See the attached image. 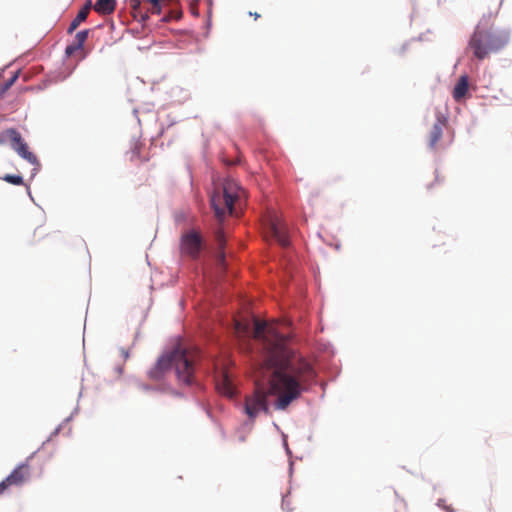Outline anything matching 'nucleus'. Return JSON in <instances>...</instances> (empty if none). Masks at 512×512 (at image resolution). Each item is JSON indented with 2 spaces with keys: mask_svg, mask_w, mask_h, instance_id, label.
<instances>
[{
  "mask_svg": "<svg viewBox=\"0 0 512 512\" xmlns=\"http://www.w3.org/2000/svg\"><path fill=\"white\" fill-rule=\"evenodd\" d=\"M234 328L239 337L252 334L253 338L263 342L266 350L261 372L269 387L267 390L256 387L245 397L244 411L250 420L261 413H271L269 395L276 397L274 408L284 411L316 382L317 373L313 365L289 348L288 337L281 334L276 326L254 319L253 328L249 322L238 320Z\"/></svg>",
  "mask_w": 512,
  "mask_h": 512,
  "instance_id": "f257e3e1",
  "label": "nucleus"
},
{
  "mask_svg": "<svg viewBox=\"0 0 512 512\" xmlns=\"http://www.w3.org/2000/svg\"><path fill=\"white\" fill-rule=\"evenodd\" d=\"M199 359L200 351L198 349L177 346L158 359L149 370L148 376L152 380L159 381L165 377L171 367H174L178 382L189 386L194 383L195 366Z\"/></svg>",
  "mask_w": 512,
  "mask_h": 512,
  "instance_id": "f03ea898",
  "label": "nucleus"
},
{
  "mask_svg": "<svg viewBox=\"0 0 512 512\" xmlns=\"http://www.w3.org/2000/svg\"><path fill=\"white\" fill-rule=\"evenodd\" d=\"M245 198L246 193L238 182L227 178L222 187L215 189L211 196L210 202L215 217L222 221L227 214L237 216V206L241 207Z\"/></svg>",
  "mask_w": 512,
  "mask_h": 512,
  "instance_id": "7ed1b4c3",
  "label": "nucleus"
},
{
  "mask_svg": "<svg viewBox=\"0 0 512 512\" xmlns=\"http://www.w3.org/2000/svg\"><path fill=\"white\" fill-rule=\"evenodd\" d=\"M510 40V33L507 30H485L475 28L468 42V48L478 60H483L491 53L503 49Z\"/></svg>",
  "mask_w": 512,
  "mask_h": 512,
  "instance_id": "20e7f679",
  "label": "nucleus"
},
{
  "mask_svg": "<svg viewBox=\"0 0 512 512\" xmlns=\"http://www.w3.org/2000/svg\"><path fill=\"white\" fill-rule=\"evenodd\" d=\"M447 129V120L443 116H437L435 123L430 127L427 133V144L431 150H438L450 145L453 141V135L444 137V130Z\"/></svg>",
  "mask_w": 512,
  "mask_h": 512,
  "instance_id": "39448f33",
  "label": "nucleus"
},
{
  "mask_svg": "<svg viewBox=\"0 0 512 512\" xmlns=\"http://www.w3.org/2000/svg\"><path fill=\"white\" fill-rule=\"evenodd\" d=\"M267 229L271 238H273L282 247L290 244L288 229L284 221L275 213L269 215L267 220Z\"/></svg>",
  "mask_w": 512,
  "mask_h": 512,
  "instance_id": "423d86ee",
  "label": "nucleus"
},
{
  "mask_svg": "<svg viewBox=\"0 0 512 512\" xmlns=\"http://www.w3.org/2000/svg\"><path fill=\"white\" fill-rule=\"evenodd\" d=\"M4 135L10 140L11 147L18 153L19 156L31 164L38 163L37 157L29 151L27 143L15 128H9L5 130Z\"/></svg>",
  "mask_w": 512,
  "mask_h": 512,
  "instance_id": "0eeeda50",
  "label": "nucleus"
},
{
  "mask_svg": "<svg viewBox=\"0 0 512 512\" xmlns=\"http://www.w3.org/2000/svg\"><path fill=\"white\" fill-rule=\"evenodd\" d=\"M4 135L10 140L11 147L18 153L19 156L31 164L38 163L37 157L29 151L27 143L15 128H9L5 130Z\"/></svg>",
  "mask_w": 512,
  "mask_h": 512,
  "instance_id": "6e6552de",
  "label": "nucleus"
},
{
  "mask_svg": "<svg viewBox=\"0 0 512 512\" xmlns=\"http://www.w3.org/2000/svg\"><path fill=\"white\" fill-rule=\"evenodd\" d=\"M31 475V468L28 462L18 465L2 482H0V495L10 486H19L26 482Z\"/></svg>",
  "mask_w": 512,
  "mask_h": 512,
  "instance_id": "1a4fd4ad",
  "label": "nucleus"
},
{
  "mask_svg": "<svg viewBox=\"0 0 512 512\" xmlns=\"http://www.w3.org/2000/svg\"><path fill=\"white\" fill-rule=\"evenodd\" d=\"M181 251L192 258H196L202 247V239L196 231H188L181 237Z\"/></svg>",
  "mask_w": 512,
  "mask_h": 512,
  "instance_id": "9d476101",
  "label": "nucleus"
},
{
  "mask_svg": "<svg viewBox=\"0 0 512 512\" xmlns=\"http://www.w3.org/2000/svg\"><path fill=\"white\" fill-rule=\"evenodd\" d=\"M215 385L220 394L229 398L235 395V386L226 369H222L216 376Z\"/></svg>",
  "mask_w": 512,
  "mask_h": 512,
  "instance_id": "9b49d317",
  "label": "nucleus"
},
{
  "mask_svg": "<svg viewBox=\"0 0 512 512\" xmlns=\"http://www.w3.org/2000/svg\"><path fill=\"white\" fill-rule=\"evenodd\" d=\"M90 30L85 29L76 33L74 42L71 45H68L65 49V53L68 56L73 55L77 51L83 50L85 41L89 35Z\"/></svg>",
  "mask_w": 512,
  "mask_h": 512,
  "instance_id": "f8f14e48",
  "label": "nucleus"
},
{
  "mask_svg": "<svg viewBox=\"0 0 512 512\" xmlns=\"http://www.w3.org/2000/svg\"><path fill=\"white\" fill-rule=\"evenodd\" d=\"M177 1L178 0H144L148 16H150V14H161L163 8L168 7Z\"/></svg>",
  "mask_w": 512,
  "mask_h": 512,
  "instance_id": "ddd939ff",
  "label": "nucleus"
},
{
  "mask_svg": "<svg viewBox=\"0 0 512 512\" xmlns=\"http://www.w3.org/2000/svg\"><path fill=\"white\" fill-rule=\"evenodd\" d=\"M91 7H92V3L91 1L89 0L78 12V14L76 15V17L72 20V22L70 23L69 27H68V30L67 32L69 34L73 33L77 27L82 23L84 22L87 17H88V14L91 10Z\"/></svg>",
  "mask_w": 512,
  "mask_h": 512,
  "instance_id": "4468645a",
  "label": "nucleus"
},
{
  "mask_svg": "<svg viewBox=\"0 0 512 512\" xmlns=\"http://www.w3.org/2000/svg\"><path fill=\"white\" fill-rule=\"evenodd\" d=\"M116 5V0H97L93 9L100 15H110L115 11Z\"/></svg>",
  "mask_w": 512,
  "mask_h": 512,
  "instance_id": "2eb2a0df",
  "label": "nucleus"
},
{
  "mask_svg": "<svg viewBox=\"0 0 512 512\" xmlns=\"http://www.w3.org/2000/svg\"><path fill=\"white\" fill-rule=\"evenodd\" d=\"M469 80L467 75H462L453 89V98L460 101L468 92Z\"/></svg>",
  "mask_w": 512,
  "mask_h": 512,
  "instance_id": "dca6fc26",
  "label": "nucleus"
},
{
  "mask_svg": "<svg viewBox=\"0 0 512 512\" xmlns=\"http://www.w3.org/2000/svg\"><path fill=\"white\" fill-rule=\"evenodd\" d=\"M497 11H488L484 13L475 28L489 30V28L493 25L494 20L497 17Z\"/></svg>",
  "mask_w": 512,
  "mask_h": 512,
  "instance_id": "f3484780",
  "label": "nucleus"
},
{
  "mask_svg": "<svg viewBox=\"0 0 512 512\" xmlns=\"http://www.w3.org/2000/svg\"><path fill=\"white\" fill-rule=\"evenodd\" d=\"M132 16L137 19L139 22L145 23L148 19V11H146L145 2L143 1V5H141L137 10H131Z\"/></svg>",
  "mask_w": 512,
  "mask_h": 512,
  "instance_id": "a211bd4d",
  "label": "nucleus"
},
{
  "mask_svg": "<svg viewBox=\"0 0 512 512\" xmlns=\"http://www.w3.org/2000/svg\"><path fill=\"white\" fill-rule=\"evenodd\" d=\"M3 180L13 185H22L23 178L20 175H10L7 174L3 177Z\"/></svg>",
  "mask_w": 512,
  "mask_h": 512,
  "instance_id": "6ab92c4d",
  "label": "nucleus"
},
{
  "mask_svg": "<svg viewBox=\"0 0 512 512\" xmlns=\"http://www.w3.org/2000/svg\"><path fill=\"white\" fill-rule=\"evenodd\" d=\"M129 4L131 10H137L141 5H143V2L141 0H130Z\"/></svg>",
  "mask_w": 512,
  "mask_h": 512,
  "instance_id": "aec40b11",
  "label": "nucleus"
},
{
  "mask_svg": "<svg viewBox=\"0 0 512 512\" xmlns=\"http://www.w3.org/2000/svg\"><path fill=\"white\" fill-rule=\"evenodd\" d=\"M169 14L173 16L172 19H180L182 16V12L176 10H171Z\"/></svg>",
  "mask_w": 512,
  "mask_h": 512,
  "instance_id": "412c9836",
  "label": "nucleus"
},
{
  "mask_svg": "<svg viewBox=\"0 0 512 512\" xmlns=\"http://www.w3.org/2000/svg\"><path fill=\"white\" fill-rule=\"evenodd\" d=\"M17 79V75H14L6 84H5V89H8L13 83L14 81Z\"/></svg>",
  "mask_w": 512,
  "mask_h": 512,
  "instance_id": "4be33fe9",
  "label": "nucleus"
},
{
  "mask_svg": "<svg viewBox=\"0 0 512 512\" xmlns=\"http://www.w3.org/2000/svg\"><path fill=\"white\" fill-rule=\"evenodd\" d=\"M172 17H173L172 15L168 14V15H166V16L163 18V21H164V22H169V21L172 19Z\"/></svg>",
  "mask_w": 512,
  "mask_h": 512,
  "instance_id": "5701e85b",
  "label": "nucleus"
},
{
  "mask_svg": "<svg viewBox=\"0 0 512 512\" xmlns=\"http://www.w3.org/2000/svg\"><path fill=\"white\" fill-rule=\"evenodd\" d=\"M252 15L254 16L255 19H258L260 17V15L258 13H254Z\"/></svg>",
  "mask_w": 512,
  "mask_h": 512,
  "instance_id": "b1692460",
  "label": "nucleus"
},
{
  "mask_svg": "<svg viewBox=\"0 0 512 512\" xmlns=\"http://www.w3.org/2000/svg\"><path fill=\"white\" fill-rule=\"evenodd\" d=\"M2 143H3V140L0 138V144H2Z\"/></svg>",
  "mask_w": 512,
  "mask_h": 512,
  "instance_id": "393cba45",
  "label": "nucleus"
}]
</instances>
